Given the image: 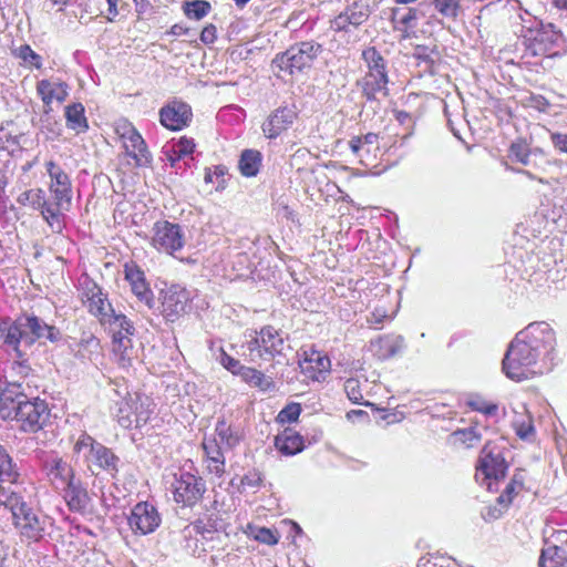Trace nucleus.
Listing matches in <instances>:
<instances>
[{"label":"nucleus","instance_id":"obj_1","mask_svg":"<svg viewBox=\"0 0 567 567\" xmlns=\"http://www.w3.org/2000/svg\"><path fill=\"white\" fill-rule=\"evenodd\" d=\"M556 336L545 321L529 323L509 343L503 359V371L514 380H527L549 369L554 360Z\"/></svg>","mask_w":567,"mask_h":567},{"label":"nucleus","instance_id":"obj_2","mask_svg":"<svg viewBox=\"0 0 567 567\" xmlns=\"http://www.w3.org/2000/svg\"><path fill=\"white\" fill-rule=\"evenodd\" d=\"M43 338L56 342L60 339V331L34 315H22L14 320H0V341L19 354L21 344L31 347Z\"/></svg>","mask_w":567,"mask_h":567},{"label":"nucleus","instance_id":"obj_3","mask_svg":"<svg viewBox=\"0 0 567 567\" xmlns=\"http://www.w3.org/2000/svg\"><path fill=\"white\" fill-rule=\"evenodd\" d=\"M50 177L49 192L52 197L51 208H45L44 219L53 233H62L64 228V213L72 204V183L69 175L53 161L45 163Z\"/></svg>","mask_w":567,"mask_h":567},{"label":"nucleus","instance_id":"obj_4","mask_svg":"<svg viewBox=\"0 0 567 567\" xmlns=\"http://www.w3.org/2000/svg\"><path fill=\"white\" fill-rule=\"evenodd\" d=\"M362 60L367 66L364 75L358 80L362 96L368 102H379L389 95L388 63L382 54L369 47L362 51Z\"/></svg>","mask_w":567,"mask_h":567},{"label":"nucleus","instance_id":"obj_5","mask_svg":"<svg viewBox=\"0 0 567 567\" xmlns=\"http://www.w3.org/2000/svg\"><path fill=\"white\" fill-rule=\"evenodd\" d=\"M73 453L93 474L96 471H105L114 477L118 472L120 457L86 433L79 436L73 446Z\"/></svg>","mask_w":567,"mask_h":567},{"label":"nucleus","instance_id":"obj_6","mask_svg":"<svg viewBox=\"0 0 567 567\" xmlns=\"http://www.w3.org/2000/svg\"><path fill=\"white\" fill-rule=\"evenodd\" d=\"M243 348H245L246 355L251 362L269 361L276 355L282 354L285 349L284 332L272 326H264L259 331L249 334V339Z\"/></svg>","mask_w":567,"mask_h":567},{"label":"nucleus","instance_id":"obj_7","mask_svg":"<svg viewBox=\"0 0 567 567\" xmlns=\"http://www.w3.org/2000/svg\"><path fill=\"white\" fill-rule=\"evenodd\" d=\"M0 505L11 511L13 524L23 538L30 542H39L43 537L45 519L38 516L32 508L22 501L18 493L10 496L6 503H0Z\"/></svg>","mask_w":567,"mask_h":567},{"label":"nucleus","instance_id":"obj_8","mask_svg":"<svg viewBox=\"0 0 567 567\" xmlns=\"http://www.w3.org/2000/svg\"><path fill=\"white\" fill-rule=\"evenodd\" d=\"M322 52V45L316 41H302L292 44L285 52L277 54L272 65L290 75L310 69Z\"/></svg>","mask_w":567,"mask_h":567},{"label":"nucleus","instance_id":"obj_9","mask_svg":"<svg viewBox=\"0 0 567 567\" xmlns=\"http://www.w3.org/2000/svg\"><path fill=\"white\" fill-rule=\"evenodd\" d=\"M154 411L153 401L143 394H128L117 403L116 420L123 429L144 426Z\"/></svg>","mask_w":567,"mask_h":567},{"label":"nucleus","instance_id":"obj_10","mask_svg":"<svg viewBox=\"0 0 567 567\" xmlns=\"http://www.w3.org/2000/svg\"><path fill=\"white\" fill-rule=\"evenodd\" d=\"M503 447L494 442H486L476 465L475 478L491 488L492 481L505 477L507 463L503 456Z\"/></svg>","mask_w":567,"mask_h":567},{"label":"nucleus","instance_id":"obj_11","mask_svg":"<svg viewBox=\"0 0 567 567\" xmlns=\"http://www.w3.org/2000/svg\"><path fill=\"white\" fill-rule=\"evenodd\" d=\"M115 133L122 142L125 154L130 156L135 166H147L152 156L146 143L137 130L126 120H121L115 125Z\"/></svg>","mask_w":567,"mask_h":567},{"label":"nucleus","instance_id":"obj_12","mask_svg":"<svg viewBox=\"0 0 567 567\" xmlns=\"http://www.w3.org/2000/svg\"><path fill=\"white\" fill-rule=\"evenodd\" d=\"M80 299L89 313L97 318L99 321H105L107 315L113 310L107 295L87 276L80 279Z\"/></svg>","mask_w":567,"mask_h":567},{"label":"nucleus","instance_id":"obj_13","mask_svg":"<svg viewBox=\"0 0 567 567\" xmlns=\"http://www.w3.org/2000/svg\"><path fill=\"white\" fill-rule=\"evenodd\" d=\"M22 405L18 409L17 422L23 432H37L44 425L48 416L49 409L44 401L35 399L29 400L20 398Z\"/></svg>","mask_w":567,"mask_h":567},{"label":"nucleus","instance_id":"obj_14","mask_svg":"<svg viewBox=\"0 0 567 567\" xmlns=\"http://www.w3.org/2000/svg\"><path fill=\"white\" fill-rule=\"evenodd\" d=\"M42 468L50 485L59 492L71 486L75 477L70 463L56 454L48 456Z\"/></svg>","mask_w":567,"mask_h":567},{"label":"nucleus","instance_id":"obj_15","mask_svg":"<svg viewBox=\"0 0 567 567\" xmlns=\"http://www.w3.org/2000/svg\"><path fill=\"white\" fill-rule=\"evenodd\" d=\"M127 522L134 534L147 535L159 526L161 517L153 505L140 502L132 508Z\"/></svg>","mask_w":567,"mask_h":567},{"label":"nucleus","instance_id":"obj_16","mask_svg":"<svg viewBox=\"0 0 567 567\" xmlns=\"http://www.w3.org/2000/svg\"><path fill=\"white\" fill-rule=\"evenodd\" d=\"M370 14L369 6L355 1L331 20L330 28L336 32H350L368 21Z\"/></svg>","mask_w":567,"mask_h":567},{"label":"nucleus","instance_id":"obj_17","mask_svg":"<svg viewBox=\"0 0 567 567\" xmlns=\"http://www.w3.org/2000/svg\"><path fill=\"white\" fill-rule=\"evenodd\" d=\"M297 112L295 106H280L274 111L262 123V132L266 137L274 140L286 131L296 120Z\"/></svg>","mask_w":567,"mask_h":567},{"label":"nucleus","instance_id":"obj_18","mask_svg":"<svg viewBox=\"0 0 567 567\" xmlns=\"http://www.w3.org/2000/svg\"><path fill=\"white\" fill-rule=\"evenodd\" d=\"M152 245L158 251L174 256L177 248V226L167 221H156L153 227Z\"/></svg>","mask_w":567,"mask_h":567},{"label":"nucleus","instance_id":"obj_19","mask_svg":"<svg viewBox=\"0 0 567 567\" xmlns=\"http://www.w3.org/2000/svg\"><path fill=\"white\" fill-rule=\"evenodd\" d=\"M205 492L206 485L202 477L188 472L179 475V503L184 506H194Z\"/></svg>","mask_w":567,"mask_h":567},{"label":"nucleus","instance_id":"obj_20","mask_svg":"<svg viewBox=\"0 0 567 567\" xmlns=\"http://www.w3.org/2000/svg\"><path fill=\"white\" fill-rule=\"evenodd\" d=\"M21 383L11 382L0 393V417L2 420H14L18 417V409L22 405L20 398L25 395L20 391Z\"/></svg>","mask_w":567,"mask_h":567},{"label":"nucleus","instance_id":"obj_21","mask_svg":"<svg viewBox=\"0 0 567 567\" xmlns=\"http://www.w3.org/2000/svg\"><path fill=\"white\" fill-rule=\"evenodd\" d=\"M37 93L41 97L45 112L51 110L53 102L62 103L66 100L69 92L68 85L58 80H41L37 84Z\"/></svg>","mask_w":567,"mask_h":567},{"label":"nucleus","instance_id":"obj_22","mask_svg":"<svg viewBox=\"0 0 567 567\" xmlns=\"http://www.w3.org/2000/svg\"><path fill=\"white\" fill-rule=\"evenodd\" d=\"M18 477L19 473L11 456L0 444V503H6L10 496L16 494L10 487H6L4 484L16 483Z\"/></svg>","mask_w":567,"mask_h":567},{"label":"nucleus","instance_id":"obj_23","mask_svg":"<svg viewBox=\"0 0 567 567\" xmlns=\"http://www.w3.org/2000/svg\"><path fill=\"white\" fill-rule=\"evenodd\" d=\"M203 449L207 457V468L210 473L221 476L225 472V456L224 451L226 446L218 443L217 437L205 436L203 441Z\"/></svg>","mask_w":567,"mask_h":567},{"label":"nucleus","instance_id":"obj_24","mask_svg":"<svg viewBox=\"0 0 567 567\" xmlns=\"http://www.w3.org/2000/svg\"><path fill=\"white\" fill-rule=\"evenodd\" d=\"M125 279L130 282L132 292L148 307H152V291L148 288L144 272L134 264L125 265Z\"/></svg>","mask_w":567,"mask_h":567},{"label":"nucleus","instance_id":"obj_25","mask_svg":"<svg viewBox=\"0 0 567 567\" xmlns=\"http://www.w3.org/2000/svg\"><path fill=\"white\" fill-rule=\"evenodd\" d=\"M370 347L374 355L381 360H386L403 349L404 339L401 336L386 334L372 340Z\"/></svg>","mask_w":567,"mask_h":567},{"label":"nucleus","instance_id":"obj_26","mask_svg":"<svg viewBox=\"0 0 567 567\" xmlns=\"http://www.w3.org/2000/svg\"><path fill=\"white\" fill-rule=\"evenodd\" d=\"M72 512L86 513L90 509L91 497L87 491L79 482L73 481L71 486L61 491Z\"/></svg>","mask_w":567,"mask_h":567},{"label":"nucleus","instance_id":"obj_27","mask_svg":"<svg viewBox=\"0 0 567 567\" xmlns=\"http://www.w3.org/2000/svg\"><path fill=\"white\" fill-rule=\"evenodd\" d=\"M275 446L281 454L292 456L305 449L303 437L293 429L287 427L275 437Z\"/></svg>","mask_w":567,"mask_h":567},{"label":"nucleus","instance_id":"obj_28","mask_svg":"<svg viewBox=\"0 0 567 567\" xmlns=\"http://www.w3.org/2000/svg\"><path fill=\"white\" fill-rule=\"evenodd\" d=\"M379 135L375 133H368L363 136H353L349 141V146L352 153L360 158V163L369 166L368 157L372 151H378Z\"/></svg>","mask_w":567,"mask_h":567},{"label":"nucleus","instance_id":"obj_29","mask_svg":"<svg viewBox=\"0 0 567 567\" xmlns=\"http://www.w3.org/2000/svg\"><path fill=\"white\" fill-rule=\"evenodd\" d=\"M132 337L133 336L125 334V337L112 339L113 359L122 369L130 368L135 358Z\"/></svg>","mask_w":567,"mask_h":567},{"label":"nucleus","instance_id":"obj_30","mask_svg":"<svg viewBox=\"0 0 567 567\" xmlns=\"http://www.w3.org/2000/svg\"><path fill=\"white\" fill-rule=\"evenodd\" d=\"M560 33L551 23L542 24L540 29L533 35V48L535 54L550 51L559 41Z\"/></svg>","mask_w":567,"mask_h":567},{"label":"nucleus","instance_id":"obj_31","mask_svg":"<svg viewBox=\"0 0 567 567\" xmlns=\"http://www.w3.org/2000/svg\"><path fill=\"white\" fill-rule=\"evenodd\" d=\"M102 326L109 328L113 338L134 336L135 328L131 320L123 313H116L113 309L105 321H100Z\"/></svg>","mask_w":567,"mask_h":567},{"label":"nucleus","instance_id":"obj_32","mask_svg":"<svg viewBox=\"0 0 567 567\" xmlns=\"http://www.w3.org/2000/svg\"><path fill=\"white\" fill-rule=\"evenodd\" d=\"M262 154L257 150H244L238 161L240 174L245 177L257 176L262 165Z\"/></svg>","mask_w":567,"mask_h":567},{"label":"nucleus","instance_id":"obj_33","mask_svg":"<svg viewBox=\"0 0 567 567\" xmlns=\"http://www.w3.org/2000/svg\"><path fill=\"white\" fill-rule=\"evenodd\" d=\"M303 371H311V377L317 373L328 372L330 369V359L321 352L311 349L303 352V362L300 364Z\"/></svg>","mask_w":567,"mask_h":567},{"label":"nucleus","instance_id":"obj_34","mask_svg":"<svg viewBox=\"0 0 567 567\" xmlns=\"http://www.w3.org/2000/svg\"><path fill=\"white\" fill-rule=\"evenodd\" d=\"M515 434L524 442L533 443L536 440V430L533 416L528 412L517 413L513 420Z\"/></svg>","mask_w":567,"mask_h":567},{"label":"nucleus","instance_id":"obj_35","mask_svg":"<svg viewBox=\"0 0 567 567\" xmlns=\"http://www.w3.org/2000/svg\"><path fill=\"white\" fill-rule=\"evenodd\" d=\"M239 377L250 386L260 389L261 391H269L275 389V382L270 377L265 375L261 371L255 368L244 367L239 371Z\"/></svg>","mask_w":567,"mask_h":567},{"label":"nucleus","instance_id":"obj_36","mask_svg":"<svg viewBox=\"0 0 567 567\" xmlns=\"http://www.w3.org/2000/svg\"><path fill=\"white\" fill-rule=\"evenodd\" d=\"M539 567H567V551L556 545H549L542 550Z\"/></svg>","mask_w":567,"mask_h":567},{"label":"nucleus","instance_id":"obj_37","mask_svg":"<svg viewBox=\"0 0 567 567\" xmlns=\"http://www.w3.org/2000/svg\"><path fill=\"white\" fill-rule=\"evenodd\" d=\"M17 200L20 205L39 209L43 218L45 208H51L50 202L47 200L44 190L41 188L28 189L21 193Z\"/></svg>","mask_w":567,"mask_h":567},{"label":"nucleus","instance_id":"obj_38","mask_svg":"<svg viewBox=\"0 0 567 567\" xmlns=\"http://www.w3.org/2000/svg\"><path fill=\"white\" fill-rule=\"evenodd\" d=\"M66 126L76 133L85 132L89 128L84 115V106L81 103H73L65 107Z\"/></svg>","mask_w":567,"mask_h":567},{"label":"nucleus","instance_id":"obj_39","mask_svg":"<svg viewBox=\"0 0 567 567\" xmlns=\"http://www.w3.org/2000/svg\"><path fill=\"white\" fill-rule=\"evenodd\" d=\"M485 429L480 425H474L465 429H460L451 434L454 443H460L465 447H474L477 445L482 437Z\"/></svg>","mask_w":567,"mask_h":567},{"label":"nucleus","instance_id":"obj_40","mask_svg":"<svg viewBox=\"0 0 567 567\" xmlns=\"http://www.w3.org/2000/svg\"><path fill=\"white\" fill-rule=\"evenodd\" d=\"M209 349L215 355L216 360L228 371H230L235 375H239V371L244 369L245 365L240 363L239 360L230 357L226 353L221 346L216 347L214 341H209Z\"/></svg>","mask_w":567,"mask_h":567},{"label":"nucleus","instance_id":"obj_41","mask_svg":"<svg viewBox=\"0 0 567 567\" xmlns=\"http://www.w3.org/2000/svg\"><path fill=\"white\" fill-rule=\"evenodd\" d=\"M217 530V519L208 518L206 522L203 519H197L193 524L186 526L183 529L184 536H192L193 533L199 534L203 538L208 539L213 535L214 532Z\"/></svg>","mask_w":567,"mask_h":567},{"label":"nucleus","instance_id":"obj_42","mask_svg":"<svg viewBox=\"0 0 567 567\" xmlns=\"http://www.w3.org/2000/svg\"><path fill=\"white\" fill-rule=\"evenodd\" d=\"M162 313L168 322L174 323L177 320V297L173 287L162 291Z\"/></svg>","mask_w":567,"mask_h":567},{"label":"nucleus","instance_id":"obj_43","mask_svg":"<svg viewBox=\"0 0 567 567\" xmlns=\"http://www.w3.org/2000/svg\"><path fill=\"white\" fill-rule=\"evenodd\" d=\"M212 437H217L218 443L226 446V449H233L238 442L239 437L235 434L224 420L218 421L215 427V434Z\"/></svg>","mask_w":567,"mask_h":567},{"label":"nucleus","instance_id":"obj_44","mask_svg":"<svg viewBox=\"0 0 567 567\" xmlns=\"http://www.w3.org/2000/svg\"><path fill=\"white\" fill-rule=\"evenodd\" d=\"M212 6L206 0L185 1L183 11L188 19L200 20L210 11Z\"/></svg>","mask_w":567,"mask_h":567},{"label":"nucleus","instance_id":"obj_45","mask_svg":"<svg viewBox=\"0 0 567 567\" xmlns=\"http://www.w3.org/2000/svg\"><path fill=\"white\" fill-rule=\"evenodd\" d=\"M247 534L255 540L269 546L277 545L279 542L277 533L267 527H257L249 524Z\"/></svg>","mask_w":567,"mask_h":567},{"label":"nucleus","instance_id":"obj_46","mask_svg":"<svg viewBox=\"0 0 567 567\" xmlns=\"http://www.w3.org/2000/svg\"><path fill=\"white\" fill-rule=\"evenodd\" d=\"M14 54L17 58L21 59L28 68L40 69L42 66V58L28 44L17 48Z\"/></svg>","mask_w":567,"mask_h":567},{"label":"nucleus","instance_id":"obj_47","mask_svg":"<svg viewBox=\"0 0 567 567\" xmlns=\"http://www.w3.org/2000/svg\"><path fill=\"white\" fill-rule=\"evenodd\" d=\"M344 391L348 399L355 404L369 406L370 402L363 401V394L360 386V381L354 378H350L344 382Z\"/></svg>","mask_w":567,"mask_h":567},{"label":"nucleus","instance_id":"obj_48","mask_svg":"<svg viewBox=\"0 0 567 567\" xmlns=\"http://www.w3.org/2000/svg\"><path fill=\"white\" fill-rule=\"evenodd\" d=\"M159 121L163 126L171 131H177V107L176 102H172L159 111Z\"/></svg>","mask_w":567,"mask_h":567},{"label":"nucleus","instance_id":"obj_49","mask_svg":"<svg viewBox=\"0 0 567 567\" xmlns=\"http://www.w3.org/2000/svg\"><path fill=\"white\" fill-rule=\"evenodd\" d=\"M227 173L228 168L225 165H216L206 169L204 179L206 183H214L216 181L218 183L216 190H221L226 187L225 176Z\"/></svg>","mask_w":567,"mask_h":567},{"label":"nucleus","instance_id":"obj_50","mask_svg":"<svg viewBox=\"0 0 567 567\" xmlns=\"http://www.w3.org/2000/svg\"><path fill=\"white\" fill-rule=\"evenodd\" d=\"M529 147L524 141L512 143L509 147V157L523 165L529 164Z\"/></svg>","mask_w":567,"mask_h":567},{"label":"nucleus","instance_id":"obj_51","mask_svg":"<svg viewBox=\"0 0 567 567\" xmlns=\"http://www.w3.org/2000/svg\"><path fill=\"white\" fill-rule=\"evenodd\" d=\"M419 14L420 11L415 8H409L405 12L395 10L393 12V20L399 24H402L404 28H413L415 27L414 21L419 19Z\"/></svg>","mask_w":567,"mask_h":567},{"label":"nucleus","instance_id":"obj_52","mask_svg":"<svg viewBox=\"0 0 567 567\" xmlns=\"http://www.w3.org/2000/svg\"><path fill=\"white\" fill-rule=\"evenodd\" d=\"M435 9L447 18H455L460 9L458 0H433Z\"/></svg>","mask_w":567,"mask_h":567},{"label":"nucleus","instance_id":"obj_53","mask_svg":"<svg viewBox=\"0 0 567 567\" xmlns=\"http://www.w3.org/2000/svg\"><path fill=\"white\" fill-rule=\"evenodd\" d=\"M301 413L299 403H289L278 414L277 421L280 423H292L298 420Z\"/></svg>","mask_w":567,"mask_h":567},{"label":"nucleus","instance_id":"obj_54","mask_svg":"<svg viewBox=\"0 0 567 567\" xmlns=\"http://www.w3.org/2000/svg\"><path fill=\"white\" fill-rule=\"evenodd\" d=\"M523 486L522 477L514 475L512 481L506 485L504 492L498 496V502L502 504H509L513 495L517 493Z\"/></svg>","mask_w":567,"mask_h":567},{"label":"nucleus","instance_id":"obj_55","mask_svg":"<svg viewBox=\"0 0 567 567\" xmlns=\"http://www.w3.org/2000/svg\"><path fill=\"white\" fill-rule=\"evenodd\" d=\"M467 404L473 411L481 412L484 415H494L498 410L496 404L488 403L481 398L472 399Z\"/></svg>","mask_w":567,"mask_h":567},{"label":"nucleus","instance_id":"obj_56","mask_svg":"<svg viewBox=\"0 0 567 567\" xmlns=\"http://www.w3.org/2000/svg\"><path fill=\"white\" fill-rule=\"evenodd\" d=\"M435 52L425 45H416L413 52V56L419 61V64L424 63L426 66L434 64Z\"/></svg>","mask_w":567,"mask_h":567},{"label":"nucleus","instance_id":"obj_57","mask_svg":"<svg viewBox=\"0 0 567 567\" xmlns=\"http://www.w3.org/2000/svg\"><path fill=\"white\" fill-rule=\"evenodd\" d=\"M195 141L190 137L182 136L179 137V161L183 157L188 155H193L195 153Z\"/></svg>","mask_w":567,"mask_h":567},{"label":"nucleus","instance_id":"obj_58","mask_svg":"<svg viewBox=\"0 0 567 567\" xmlns=\"http://www.w3.org/2000/svg\"><path fill=\"white\" fill-rule=\"evenodd\" d=\"M192 117V107L186 103L179 102V131L189 125Z\"/></svg>","mask_w":567,"mask_h":567},{"label":"nucleus","instance_id":"obj_59","mask_svg":"<svg viewBox=\"0 0 567 567\" xmlns=\"http://www.w3.org/2000/svg\"><path fill=\"white\" fill-rule=\"evenodd\" d=\"M262 478L260 473L252 471L248 472L243 478H241V485L245 487L250 488H257L261 485Z\"/></svg>","mask_w":567,"mask_h":567},{"label":"nucleus","instance_id":"obj_60","mask_svg":"<svg viewBox=\"0 0 567 567\" xmlns=\"http://www.w3.org/2000/svg\"><path fill=\"white\" fill-rule=\"evenodd\" d=\"M550 141L556 150L567 154V134L553 133Z\"/></svg>","mask_w":567,"mask_h":567},{"label":"nucleus","instance_id":"obj_61","mask_svg":"<svg viewBox=\"0 0 567 567\" xmlns=\"http://www.w3.org/2000/svg\"><path fill=\"white\" fill-rule=\"evenodd\" d=\"M217 39V29L214 24H207L200 33V40L205 44L214 43Z\"/></svg>","mask_w":567,"mask_h":567},{"label":"nucleus","instance_id":"obj_62","mask_svg":"<svg viewBox=\"0 0 567 567\" xmlns=\"http://www.w3.org/2000/svg\"><path fill=\"white\" fill-rule=\"evenodd\" d=\"M176 144L174 142H169L166 145L163 146L162 154L165 156V161L169 162L171 167L175 166V163L177 161L176 151H175Z\"/></svg>","mask_w":567,"mask_h":567},{"label":"nucleus","instance_id":"obj_63","mask_svg":"<svg viewBox=\"0 0 567 567\" xmlns=\"http://www.w3.org/2000/svg\"><path fill=\"white\" fill-rule=\"evenodd\" d=\"M9 551V545L7 544V533L0 528V567H2Z\"/></svg>","mask_w":567,"mask_h":567},{"label":"nucleus","instance_id":"obj_64","mask_svg":"<svg viewBox=\"0 0 567 567\" xmlns=\"http://www.w3.org/2000/svg\"><path fill=\"white\" fill-rule=\"evenodd\" d=\"M133 1L135 3V9L138 14H143V13L147 12L152 7L151 0H133Z\"/></svg>","mask_w":567,"mask_h":567}]
</instances>
